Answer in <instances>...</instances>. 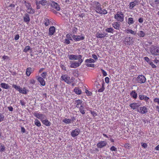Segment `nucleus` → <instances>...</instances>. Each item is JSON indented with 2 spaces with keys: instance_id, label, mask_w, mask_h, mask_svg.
<instances>
[{
  "instance_id": "f257e3e1",
  "label": "nucleus",
  "mask_w": 159,
  "mask_h": 159,
  "mask_svg": "<svg viewBox=\"0 0 159 159\" xmlns=\"http://www.w3.org/2000/svg\"><path fill=\"white\" fill-rule=\"evenodd\" d=\"M95 11L100 14H106L107 13V10L102 9L101 4L98 1H94L91 4Z\"/></svg>"
},
{
  "instance_id": "f03ea898",
  "label": "nucleus",
  "mask_w": 159,
  "mask_h": 159,
  "mask_svg": "<svg viewBox=\"0 0 159 159\" xmlns=\"http://www.w3.org/2000/svg\"><path fill=\"white\" fill-rule=\"evenodd\" d=\"M82 56L79 55V62L72 61L70 63V67L71 68H75L79 67L82 62L83 60L82 59Z\"/></svg>"
},
{
  "instance_id": "7ed1b4c3",
  "label": "nucleus",
  "mask_w": 159,
  "mask_h": 159,
  "mask_svg": "<svg viewBox=\"0 0 159 159\" xmlns=\"http://www.w3.org/2000/svg\"><path fill=\"white\" fill-rule=\"evenodd\" d=\"M117 21L122 22L124 20V15L121 11H117L114 16Z\"/></svg>"
},
{
  "instance_id": "20e7f679",
  "label": "nucleus",
  "mask_w": 159,
  "mask_h": 159,
  "mask_svg": "<svg viewBox=\"0 0 159 159\" xmlns=\"http://www.w3.org/2000/svg\"><path fill=\"white\" fill-rule=\"evenodd\" d=\"M24 3L27 9L26 12L30 14H34L35 12V10L32 8L30 3L26 1H25Z\"/></svg>"
},
{
  "instance_id": "39448f33",
  "label": "nucleus",
  "mask_w": 159,
  "mask_h": 159,
  "mask_svg": "<svg viewBox=\"0 0 159 159\" xmlns=\"http://www.w3.org/2000/svg\"><path fill=\"white\" fill-rule=\"evenodd\" d=\"M150 52L153 55L159 56V48L155 46L152 45L150 48Z\"/></svg>"
},
{
  "instance_id": "423d86ee",
  "label": "nucleus",
  "mask_w": 159,
  "mask_h": 159,
  "mask_svg": "<svg viewBox=\"0 0 159 159\" xmlns=\"http://www.w3.org/2000/svg\"><path fill=\"white\" fill-rule=\"evenodd\" d=\"M95 62V61L93 59L90 58L86 59L85 62L86 63V66L88 67H94L95 65L94 64H90V63H93Z\"/></svg>"
},
{
  "instance_id": "0eeeda50",
  "label": "nucleus",
  "mask_w": 159,
  "mask_h": 159,
  "mask_svg": "<svg viewBox=\"0 0 159 159\" xmlns=\"http://www.w3.org/2000/svg\"><path fill=\"white\" fill-rule=\"evenodd\" d=\"M134 42L133 38L130 37H126L124 40V43L125 45H132Z\"/></svg>"
},
{
  "instance_id": "6e6552de",
  "label": "nucleus",
  "mask_w": 159,
  "mask_h": 159,
  "mask_svg": "<svg viewBox=\"0 0 159 159\" xmlns=\"http://www.w3.org/2000/svg\"><path fill=\"white\" fill-rule=\"evenodd\" d=\"M146 80L145 77L143 75H138L137 78L136 82L140 84L145 83Z\"/></svg>"
},
{
  "instance_id": "1a4fd4ad",
  "label": "nucleus",
  "mask_w": 159,
  "mask_h": 159,
  "mask_svg": "<svg viewBox=\"0 0 159 159\" xmlns=\"http://www.w3.org/2000/svg\"><path fill=\"white\" fill-rule=\"evenodd\" d=\"M61 81H64L68 84H70L71 83L70 77L66 75H62L61 77Z\"/></svg>"
},
{
  "instance_id": "9d476101",
  "label": "nucleus",
  "mask_w": 159,
  "mask_h": 159,
  "mask_svg": "<svg viewBox=\"0 0 159 159\" xmlns=\"http://www.w3.org/2000/svg\"><path fill=\"white\" fill-rule=\"evenodd\" d=\"M34 115L36 118L42 121L44 119L46 118V116L45 115L38 113L36 111L34 112Z\"/></svg>"
},
{
  "instance_id": "9b49d317",
  "label": "nucleus",
  "mask_w": 159,
  "mask_h": 159,
  "mask_svg": "<svg viewBox=\"0 0 159 159\" xmlns=\"http://www.w3.org/2000/svg\"><path fill=\"white\" fill-rule=\"evenodd\" d=\"M96 37L98 39H102L105 37H108V34L103 33L101 32H98L96 34Z\"/></svg>"
},
{
  "instance_id": "f8f14e48",
  "label": "nucleus",
  "mask_w": 159,
  "mask_h": 159,
  "mask_svg": "<svg viewBox=\"0 0 159 159\" xmlns=\"http://www.w3.org/2000/svg\"><path fill=\"white\" fill-rule=\"evenodd\" d=\"M43 24L45 26L52 25H53L52 20L48 18H45L43 21Z\"/></svg>"
},
{
  "instance_id": "ddd939ff",
  "label": "nucleus",
  "mask_w": 159,
  "mask_h": 159,
  "mask_svg": "<svg viewBox=\"0 0 159 159\" xmlns=\"http://www.w3.org/2000/svg\"><path fill=\"white\" fill-rule=\"evenodd\" d=\"M137 111L142 114H145L148 112V109L145 106L141 107L137 110Z\"/></svg>"
},
{
  "instance_id": "4468645a",
  "label": "nucleus",
  "mask_w": 159,
  "mask_h": 159,
  "mask_svg": "<svg viewBox=\"0 0 159 159\" xmlns=\"http://www.w3.org/2000/svg\"><path fill=\"white\" fill-rule=\"evenodd\" d=\"M80 132V129L77 128L73 130L71 133V135L73 137H75L79 135Z\"/></svg>"
},
{
  "instance_id": "2eb2a0df",
  "label": "nucleus",
  "mask_w": 159,
  "mask_h": 159,
  "mask_svg": "<svg viewBox=\"0 0 159 159\" xmlns=\"http://www.w3.org/2000/svg\"><path fill=\"white\" fill-rule=\"evenodd\" d=\"M83 101L80 99L76 100L75 101V107L79 108L81 106L84 105V104L83 103Z\"/></svg>"
},
{
  "instance_id": "dca6fc26",
  "label": "nucleus",
  "mask_w": 159,
  "mask_h": 159,
  "mask_svg": "<svg viewBox=\"0 0 159 159\" xmlns=\"http://www.w3.org/2000/svg\"><path fill=\"white\" fill-rule=\"evenodd\" d=\"M56 32V29L55 27L53 26H51L48 30V35L49 36H52Z\"/></svg>"
},
{
  "instance_id": "f3484780",
  "label": "nucleus",
  "mask_w": 159,
  "mask_h": 159,
  "mask_svg": "<svg viewBox=\"0 0 159 159\" xmlns=\"http://www.w3.org/2000/svg\"><path fill=\"white\" fill-rule=\"evenodd\" d=\"M53 8L56 9L57 11H59L60 10V7L59 5L57 3L54 2H52L51 4Z\"/></svg>"
},
{
  "instance_id": "a211bd4d",
  "label": "nucleus",
  "mask_w": 159,
  "mask_h": 159,
  "mask_svg": "<svg viewBox=\"0 0 159 159\" xmlns=\"http://www.w3.org/2000/svg\"><path fill=\"white\" fill-rule=\"evenodd\" d=\"M139 98L140 100H144L147 103L148 102V100L149 99V98L147 97L146 95H139Z\"/></svg>"
},
{
  "instance_id": "6ab92c4d",
  "label": "nucleus",
  "mask_w": 159,
  "mask_h": 159,
  "mask_svg": "<svg viewBox=\"0 0 159 159\" xmlns=\"http://www.w3.org/2000/svg\"><path fill=\"white\" fill-rule=\"evenodd\" d=\"M34 69L33 68L28 67L26 69V75L27 76H29L34 71Z\"/></svg>"
},
{
  "instance_id": "aec40b11",
  "label": "nucleus",
  "mask_w": 159,
  "mask_h": 159,
  "mask_svg": "<svg viewBox=\"0 0 159 159\" xmlns=\"http://www.w3.org/2000/svg\"><path fill=\"white\" fill-rule=\"evenodd\" d=\"M107 144V142L105 141H103L98 142L97 144V146L98 148H102L106 146Z\"/></svg>"
},
{
  "instance_id": "412c9836",
  "label": "nucleus",
  "mask_w": 159,
  "mask_h": 159,
  "mask_svg": "<svg viewBox=\"0 0 159 159\" xmlns=\"http://www.w3.org/2000/svg\"><path fill=\"white\" fill-rule=\"evenodd\" d=\"M24 21L28 24L30 20V16L27 13L25 14V16L23 17Z\"/></svg>"
},
{
  "instance_id": "4be33fe9",
  "label": "nucleus",
  "mask_w": 159,
  "mask_h": 159,
  "mask_svg": "<svg viewBox=\"0 0 159 159\" xmlns=\"http://www.w3.org/2000/svg\"><path fill=\"white\" fill-rule=\"evenodd\" d=\"M38 81L40 83V84L43 86H44L45 85L46 82L43 78L42 77L39 76L37 78Z\"/></svg>"
},
{
  "instance_id": "5701e85b",
  "label": "nucleus",
  "mask_w": 159,
  "mask_h": 159,
  "mask_svg": "<svg viewBox=\"0 0 159 159\" xmlns=\"http://www.w3.org/2000/svg\"><path fill=\"white\" fill-rule=\"evenodd\" d=\"M139 106L140 105L138 103H133L129 104V107L133 110L137 109Z\"/></svg>"
},
{
  "instance_id": "b1692460",
  "label": "nucleus",
  "mask_w": 159,
  "mask_h": 159,
  "mask_svg": "<svg viewBox=\"0 0 159 159\" xmlns=\"http://www.w3.org/2000/svg\"><path fill=\"white\" fill-rule=\"evenodd\" d=\"M139 4V1L137 0H135L134 2H131L129 4V8L130 9H132L135 6Z\"/></svg>"
},
{
  "instance_id": "393cba45",
  "label": "nucleus",
  "mask_w": 159,
  "mask_h": 159,
  "mask_svg": "<svg viewBox=\"0 0 159 159\" xmlns=\"http://www.w3.org/2000/svg\"><path fill=\"white\" fill-rule=\"evenodd\" d=\"M69 58L70 60H79V55H76L73 54L68 55Z\"/></svg>"
},
{
  "instance_id": "a878e982",
  "label": "nucleus",
  "mask_w": 159,
  "mask_h": 159,
  "mask_svg": "<svg viewBox=\"0 0 159 159\" xmlns=\"http://www.w3.org/2000/svg\"><path fill=\"white\" fill-rule=\"evenodd\" d=\"M149 2L150 5L153 7H154L155 4H159V0H155L154 1L153 0H149Z\"/></svg>"
},
{
  "instance_id": "bb28decb",
  "label": "nucleus",
  "mask_w": 159,
  "mask_h": 159,
  "mask_svg": "<svg viewBox=\"0 0 159 159\" xmlns=\"http://www.w3.org/2000/svg\"><path fill=\"white\" fill-rule=\"evenodd\" d=\"M120 24L119 22H114L112 24L113 27L116 30H118L120 28Z\"/></svg>"
},
{
  "instance_id": "cd10ccee",
  "label": "nucleus",
  "mask_w": 159,
  "mask_h": 159,
  "mask_svg": "<svg viewBox=\"0 0 159 159\" xmlns=\"http://www.w3.org/2000/svg\"><path fill=\"white\" fill-rule=\"evenodd\" d=\"M130 95L131 97L134 99L137 98V94L135 90H132L130 93Z\"/></svg>"
},
{
  "instance_id": "c85d7f7f",
  "label": "nucleus",
  "mask_w": 159,
  "mask_h": 159,
  "mask_svg": "<svg viewBox=\"0 0 159 159\" xmlns=\"http://www.w3.org/2000/svg\"><path fill=\"white\" fill-rule=\"evenodd\" d=\"M0 86L2 88L5 89H8L10 88L9 85L8 84L4 83H1L0 84Z\"/></svg>"
},
{
  "instance_id": "c756f323",
  "label": "nucleus",
  "mask_w": 159,
  "mask_h": 159,
  "mask_svg": "<svg viewBox=\"0 0 159 159\" xmlns=\"http://www.w3.org/2000/svg\"><path fill=\"white\" fill-rule=\"evenodd\" d=\"M125 32L127 34L129 33L131 34L134 35H135L136 34V32L133 31L131 29H127L125 30Z\"/></svg>"
},
{
  "instance_id": "7c9ffc66",
  "label": "nucleus",
  "mask_w": 159,
  "mask_h": 159,
  "mask_svg": "<svg viewBox=\"0 0 159 159\" xmlns=\"http://www.w3.org/2000/svg\"><path fill=\"white\" fill-rule=\"evenodd\" d=\"M41 122L44 125L47 126H50L51 125V122L47 119H43V120H42Z\"/></svg>"
},
{
  "instance_id": "2f4dec72",
  "label": "nucleus",
  "mask_w": 159,
  "mask_h": 159,
  "mask_svg": "<svg viewBox=\"0 0 159 159\" xmlns=\"http://www.w3.org/2000/svg\"><path fill=\"white\" fill-rule=\"evenodd\" d=\"M79 110L80 112L82 114L84 115L85 114V106L84 105L82 106H81L79 108Z\"/></svg>"
},
{
  "instance_id": "473e14b6",
  "label": "nucleus",
  "mask_w": 159,
  "mask_h": 159,
  "mask_svg": "<svg viewBox=\"0 0 159 159\" xmlns=\"http://www.w3.org/2000/svg\"><path fill=\"white\" fill-rule=\"evenodd\" d=\"M74 92L77 94L80 95L81 93V90L78 87H76L74 89Z\"/></svg>"
},
{
  "instance_id": "72a5a7b5",
  "label": "nucleus",
  "mask_w": 159,
  "mask_h": 159,
  "mask_svg": "<svg viewBox=\"0 0 159 159\" xmlns=\"http://www.w3.org/2000/svg\"><path fill=\"white\" fill-rule=\"evenodd\" d=\"M38 2L42 6H45L48 4V1L46 0H41L38 1Z\"/></svg>"
},
{
  "instance_id": "f704fd0d",
  "label": "nucleus",
  "mask_w": 159,
  "mask_h": 159,
  "mask_svg": "<svg viewBox=\"0 0 159 159\" xmlns=\"http://www.w3.org/2000/svg\"><path fill=\"white\" fill-rule=\"evenodd\" d=\"M138 35L140 37H143L145 35V33L143 31H140L138 32Z\"/></svg>"
},
{
  "instance_id": "c9c22d12",
  "label": "nucleus",
  "mask_w": 159,
  "mask_h": 159,
  "mask_svg": "<svg viewBox=\"0 0 159 159\" xmlns=\"http://www.w3.org/2000/svg\"><path fill=\"white\" fill-rule=\"evenodd\" d=\"M134 23V19L132 17H129L128 18V23L129 25L133 24Z\"/></svg>"
},
{
  "instance_id": "e433bc0d",
  "label": "nucleus",
  "mask_w": 159,
  "mask_h": 159,
  "mask_svg": "<svg viewBox=\"0 0 159 159\" xmlns=\"http://www.w3.org/2000/svg\"><path fill=\"white\" fill-rule=\"evenodd\" d=\"M34 123L35 125L38 127H40L41 126V123L37 119L35 120Z\"/></svg>"
},
{
  "instance_id": "4c0bfd02",
  "label": "nucleus",
  "mask_w": 159,
  "mask_h": 159,
  "mask_svg": "<svg viewBox=\"0 0 159 159\" xmlns=\"http://www.w3.org/2000/svg\"><path fill=\"white\" fill-rule=\"evenodd\" d=\"M114 30V29L111 27L107 28L105 29V31L106 32L112 33H113Z\"/></svg>"
},
{
  "instance_id": "58836bf2",
  "label": "nucleus",
  "mask_w": 159,
  "mask_h": 159,
  "mask_svg": "<svg viewBox=\"0 0 159 159\" xmlns=\"http://www.w3.org/2000/svg\"><path fill=\"white\" fill-rule=\"evenodd\" d=\"M63 122L65 124H69L71 122V120L69 119L65 118L62 120Z\"/></svg>"
},
{
  "instance_id": "ea45409f",
  "label": "nucleus",
  "mask_w": 159,
  "mask_h": 159,
  "mask_svg": "<svg viewBox=\"0 0 159 159\" xmlns=\"http://www.w3.org/2000/svg\"><path fill=\"white\" fill-rule=\"evenodd\" d=\"M13 88L15 89H16L19 92L20 91L21 88L20 86L17 85L16 84H13L12 86Z\"/></svg>"
},
{
  "instance_id": "a19ab883",
  "label": "nucleus",
  "mask_w": 159,
  "mask_h": 159,
  "mask_svg": "<svg viewBox=\"0 0 159 159\" xmlns=\"http://www.w3.org/2000/svg\"><path fill=\"white\" fill-rule=\"evenodd\" d=\"M27 91L28 90L25 89V88H24V89H23L21 88L19 92L23 94H26L27 93Z\"/></svg>"
},
{
  "instance_id": "79ce46f5",
  "label": "nucleus",
  "mask_w": 159,
  "mask_h": 159,
  "mask_svg": "<svg viewBox=\"0 0 159 159\" xmlns=\"http://www.w3.org/2000/svg\"><path fill=\"white\" fill-rule=\"evenodd\" d=\"M105 89V87L104 85L103 84H102V86L101 88L100 89H99L98 90V91L99 92H102L104 91V90Z\"/></svg>"
},
{
  "instance_id": "37998d69",
  "label": "nucleus",
  "mask_w": 159,
  "mask_h": 159,
  "mask_svg": "<svg viewBox=\"0 0 159 159\" xmlns=\"http://www.w3.org/2000/svg\"><path fill=\"white\" fill-rule=\"evenodd\" d=\"M47 75V73L46 72H43L41 75L43 79L46 78Z\"/></svg>"
},
{
  "instance_id": "c03bdc74",
  "label": "nucleus",
  "mask_w": 159,
  "mask_h": 159,
  "mask_svg": "<svg viewBox=\"0 0 159 159\" xmlns=\"http://www.w3.org/2000/svg\"><path fill=\"white\" fill-rule=\"evenodd\" d=\"M30 46H27L25 47V48L23 50V51L24 52H28V51L30 50Z\"/></svg>"
},
{
  "instance_id": "a18cd8bd",
  "label": "nucleus",
  "mask_w": 159,
  "mask_h": 159,
  "mask_svg": "<svg viewBox=\"0 0 159 159\" xmlns=\"http://www.w3.org/2000/svg\"><path fill=\"white\" fill-rule=\"evenodd\" d=\"M89 111L93 117H94L97 116V114L95 112L92 110H90Z\"/></svg>"
},
{
  "instance_id": "49530a36",
  "label": "nucleus",
  "mask_w": 159,
  "mask_h": 159,
  "mask_svg": "<svg viewBox=\"0 0 159 159\" xmlns=\"http://www.w3.org/2000/svg\"><path fill=\"white\" fill-rule=\"evenodd\" d=\"M5 147L2 144L0 147V151L1 152H3L5 151Z\"/></svg>"
},
{
  "instance_id": "de8ad7c7",
  "label": "nucleus",
  "mask_w": 159,
  "mask_h": 159,
  "mask_svg": "<svg viewBox=\"0 0 159 159\" xmlns=\"http://www.w3.org/2000/svg\"><path fill=\"white\" fill-rule=\"evenodd\" d=\"M110 150L112 151H114L115 152H116L117 151V148L113 146L111 147L110 148Z\"/></svg>"
},
{
  "instance_id": "09e8293b",
  "label": "nucleus",
  "mask_w": 159,
  "mask_h": 159,
  "mask_svg": "<svg viewBox=\"0 0 159 159\" xmlns=\"http://www.w3.org/2000/svg\"><path fill=\"white\" fill-rule=\"evenodd\" d=\"M78 30L77 28L76 27H74L72 30V33L73 34H75Z\"/></svg>"
},
{
  "instance_id": "8fccbe9b",
  "label": "nucleus",
  "mask_w": 159,
  "mask_h": 159,
  "mask_svg": "<svg viewBox=\"0 0 159 159\" xmlns=\"http://www.w3.org/2000/svg\"><path fill=\"white\" fill-rule=\"evenodd\" d=\"M36 8L37 9H38L40 8L41 7L40 6V4L38 2V1H36Z\"/></svg>"
},
{
  "instance_id": "3c124183",
  "label": "nucleus",
  "mask_w": 159,
  "mask_h": 159,
  "mask_svg": "<svg viewBox=\"0 0 159 159\" xmlns=\"http://www.w3.org/2000/svg\"><path fill=\"white\" fill-rule=\"evenodd\" d=\"M35 83V80L34 79H31L29 80V83L30 84H34Z\"/></svg>"
},
{
  "instance_id": "603ef678",
  "label": "nucleus",
  "mask_w": 159,
  "mask_h": 159,
  "mask_svg": "<svg viewBox=\"0 0 159 159\" xmlns=\"http://www.w3.org/2000/svg\"><path fill=\"white\" fill-rule=\"evenodd\" d=\"M72 38L75 41H80V39H77V36L76 35H73L72 36Z\"/></svg>"
},
{
  "instance_id": "864d4df0",
  "label": "nucleus",
  "mask_w": 159,
  "mask_h": 159,
  "mask_svg": "<svg viewBox=\"0 0 159 159\" xmlns=\"http://www.w3.org/2000/svg\"><path fill=\"white\" fill-rule=\"evenodd\" d=\"M101 70L102 72V74L104 76H106L107 75V74L106 72L103 69H101Z\"/></svg>"
},
{
  "instance_id": "5fc2aeb1",
  "label": "nucleus",
  "mask_w": 159,
  "mask_h": 159,
  "mask_svg": "<svg viewBox=\"0 0 159 159\" xmlns=\"http://www.w3.org/2000/svg\"><path fill=\"white\" fill-rule=\"evenodd\" d=\"M2 59L4 61L9 60V57L5 55H4L2 57Z\"/></svg>"
},
{
  "instance_id": "6e6d98bb",
  "label": "nucleus",
  "mask_w": 159,
  "mask_h": 159,
  "mask_svg": "<svg viewBox=\"0 0 159 159\" xmlns=\"http://www.w3.org/2000/svg\"><path fill=\"white\" fill-rule=\"evenodd\" d=\"M70 40L68 39H65L64 40V43L66 45L69 44L70 43Z\"/></svg>"
},
{
  "instance_id": "4d7b16f0",
  "label": "nucleus",
  "mask_w": 159,
  "mask_h": 159,
  "mask_svg": "<svg viewBox=\"0 0 159 159\" xmlns=\"http://www.w3.org/2000/svg\"><path fill=\"white\" fill-rule=\"evenodd\" d=\"M20 102L22 106H25L26 102H25L24 100H20Z\"/></svg>"
},
{
  "instance_id": "13d9d810",
  "label": "nucleus",
  "mask_w": 159,
  "mask_h": 159,
  "mask_svg": "<svg viewBox=\"0 0 159 159\" xmlns=\"http://www.w3.org/2000/svg\"><path fill=\"white\" fill-rule=\"evenodd\" d=\"M77 36V39H81L80 40V41L83 40L84 39V36H82V35H78Z\"/></svg>"
},
{
  "instance_id": "bf43d9fd",
  "label": "nucleus",
  "mask_w": 159,
  "mask_h": 159,
  "mask_svg": "<svg viewBox=\"0 0 159 159\" xmlns=\"http://www.w3.org/2000/svg\"><path fill=\"white\" fill-rule=\"evenodd\" d=\"M124 147L125 148L128 149H129L130 146L129 143H126L124 145Z\"/></svg>"
},
{
  "instance_id": "052dcab7",
  "label": "nucleus",
  "mask_w": 159,
  "mask_h": 159,
  "mask_svg": "<svg viewBox=\"0 0 159 159\" xmlns=\"http://www.w3.org/2000/svg\"><path fill=\"white\" fill-rule=\"evenodd\" d=\"M66 39H68L71 40H72V39L70 37V35L69 34H67L66 35Z\"/></svg>"
},
{
  "instance_id": "680f3d73",
  "label": "nucleus",
  "mask_w": 159,
  "mask_h": 159,
  "mask_svg": "<svg viewBox=\"0 0 159 159\" xmlns=\"http://www.w3.org/2000/svg\"><path fill=\"white\" fill-rule=\"evenodd\" d=\"M149 64L151 65L152 67L153 68H156L157 67L152 62H150Z\"/></svg>"
},
{
  "instance_id": "e2e57ef3",
  "label": "nucleus",
  "mask_w": 159,
  "mask_h": 159,
  "mask_svg": "<svg viewBox=\"0 0 159 159\" xmlns=\"http://www.w3.org/2000/svg\"><path fill=\"white\" fill-rule=\"evenodd\" d=\"M4 118V116L1 113H0V122L2 121Z\"/></svg>"
},
{
  "instance_id": "0e129e2a",
  "label": "nucleus",
  "mask_w": 159,
  "mask_h": 159,
  "mask_svg": "<svg viewBox=\"0 0 159 159\" xmlns=\"http://www.w3.org/2000/svg\"><path fill=\"white\" fill-rule=\"evenodd\" d=\"M60 67L61 68V69L63 70H64V71L66 70V68L63 65L61 64L60 66Z\"/></svg>"
},
{
  "instance_id": "69168bd1",
  "label": "nucleus",
  "mask_w": 159,
  "mask_h": 159,
  "mask_svg": "<svg viewBox=\"0 0 159 159\" xmlns=\"http://www.w3.org/2000/svg\"><path fill=\"white\" fill-rule=\"evenodd\" d=\"M105 82L106 83L108 84L109 82V78L107 77H105Z\"/></svg>"
},
{
  "instance_id": "338daca9",
  "label": "nucleus",
  "mask_w": 159,
  "mask_h": 159,
  "mask_svg": "<svg viewBox=\"0 0 159 159\" xmlns=\"http://www.w3.org/2000/svg\"><path fill=\"white\" fill-rule=\"evenodd\" d=\"M153 102L155 103H158L159 102V98H156L153 99Z\"/></svg>"
},
{
  "instance_id": "774afa93",
  "label": "nucleus",
  "mask_w": 159,
  "mask_h": 159,
  "mask_svg": "<svg viewBox=\"0 0 159 159\" xmlns=\"http://www.w3.org/2000/svg\"><path fill=\"white\" fill-rule=\"evenodd\" d=\"M142 146L144 148H146L148 146V145L146 143H143L142 144Z\"/></svg>"
}]
</instances>
